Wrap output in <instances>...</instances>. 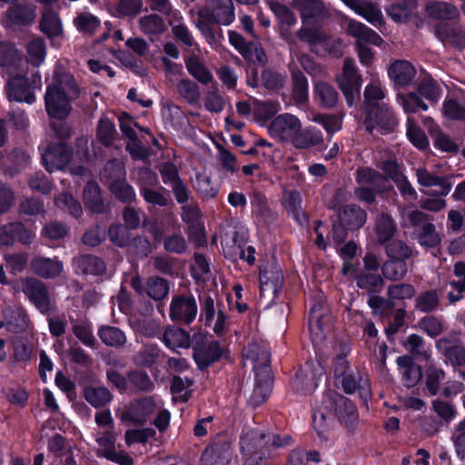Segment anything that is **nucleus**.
<instances>
[{
  "instance_id": "37998d69",
  "label": "nucleus",
  "mask_w": 465,
  "mask_h": 465,
  "mask_svg": "<svg viewBox=\"0 0 465 465\" xmlns=\"http://www.w3.org/2000/svg\"><path fill=\"white\" fill-rule=\"evenodd\" d=\"M184 63L189 74L200 83L208 84L213 81V77L210 70L196 54H193L187 56Z\"/></svg>"
},
{
  "instance_id": "bb28decb",
  "label": "nucleus",
  "mask_w": 465,
  "mask_h": 465,
  "mask_svg": "<svg viewBox=\"0 0 465 465\" xmlns=\"http://www.w3.org/2000/svg\"><path fill=\"white\" fill-rule=\"evenodd\" d=\"M73 264L76 272L83 274L103 275L106 272L104 261L93 254H79L74 259Z\"/></svg>"
},
{
  "instance_id": "1a4fd4ad",
  "label": "nucleus",
  "mask_w": 465,
  "mask_h": 465,
  "mask_svg": "<svg viewBox=\"0 0 465 465\" xmlns=\"http://www.w3.org/2000/svg\"><path fill=\"white\" fill-rule=\"evenodd\" d=\"M232 458V440L226 434H219L202 454L203 465H228Z\"/></svg>"
},
{
  "instance_id": "393cba45",
  "label": "nucleus",
  "mask_w": 465,
  "mask_h": 465,
  "mask_svg": "<svg viewBox=\"0 0 465 465\" xmlns=\"http://www.w3.org/2000/svg\"><path fill=\"white\" fill-rule=\"evenodd\" d=\"M31 268L35 274L45 279L58 277L63 272V262L56 258L35 256L31 261Z\"/></svg>"
},
{
  "instance_id": "5701e85b",
  "label": "nucleus",
  "mask_w": 465,
  "mask_h": 465,
  "mask_svg": "<svg viewBox=\"0 0 465 465\" xmlns=\"http://www.w3.org/2000/svg\"><path fill=\"white\" fill-rule=\"evenodd\" d=\"M242 356L246 361H251L255 375H257V372H262L265 368L268 370L269 373H272L270 353L258 343L253 342L248 344L242 351Z\"/></svg>"
},
{
  "instance_id": "338daca9",
  "label": "nucleus",
  "mask_w": 465,
  "mask_h": 465,
  "mask_svg": "<svg viewBox=\"0 0 465 465\" xmlns=\"http://www.w3.org/2000/svg\"><path fill=\"white\" fill-rule=\"evenodd\" d=\"M404 346L412 357L418 360H428L430 356L423 338L418 334H411L404 342Z\"/></svg>"
},
{
  "instance_id": "680f3d73",
  "label": "nucleus",
  "mask_w": 465,
  "mask_h": 465,
  "mask_svg": "<svg viewBox=\"0 0 465 465\" xmlns=\"http://www.w3.org/2000/svg\"><path fill=\"white\" fill-rule=\"evenodd\" d=\"M278 111L279 104L277 102L272 100L260 101L256 98L252 99V113L258 121H267Z\"/></svg>"
},
{
  "instance_id": "9d476101",
  "label": "nucleus",
  "mask_w": 465,
  "mask_h": 465,
  "mask_svg": "<svg viewBox=\"0 0 465 465\" xmlns=\"http://www.w3.org/2000/svg\"><path fill=\"white\" fill-rule=\"evenodd\" d=\"M302 128L298 117L292 114H282L276 116L268 126V132L272 138L280 142L292 143L296 134Z\"/></svg>"
},
{
  "instance_id": "58836bf2",
  "label": "nucleus",
  "mask_w": 465,
  "mask_h": 465,
  "mask_svg": "<svg viewBox=\"0 0 465 465\" xmlns=\"http://www.w3.org/2000/svg\"><path fill=\"white\" fill-rule=\"evenodd\" d=\"M85 206L92 212L102 213L105 211V204L101 196V190L97 183L88 182L83 192Z\"/></svg>"
},
{
  "instance_id": "20e7f679",
  "label": "nucleus",
  "mask_w": 465,
  "mask_h": 465,
  "mask_svg": "<svg viewBox=\"0 0 465 465\" xmlns=\"http://www.w3.org/2000/svg\"><path fill=\"white\" fill-rule=\"evenodd\" d=\"M336 83L342 92L349 106H352L360 97L361 78L358 73L354 60L346 58L342 71L336 75Z\"/></svg>"
},
{
  "instance_id": "0e129e2a",
  "label": "nucleus",
  "mask_w": 465,
  "mask_h": 465,
  "mask_svg": "<svg viewBox=\"0 0 465 465\" xmlns=\"http://www.w3.org/2000/svg\"><path fill=\"white\" fill-rule=\"evenodd\" d=\"M21 61L22 55L13 44L0 42V66L15 67Z\"/></svg>"
},
{
  "instance_id": "cd10ccee",
  "label": "nucleus",
  "mask_w": 465,
  "mask_h": 465,
  "mask_svg": "<svg viewBox=\"0 0 465 465\" xmlns=\"http://www.w3.org/2000/svg\"><path fill=\"white\" fill-rule=\"evenodd\" d=\"M397 232V223L391 215L382 213L377 216L374 224V233L379 244L384 245L391 241Z\"/></svg>"
},
{
  "instance_id": "052dcab7",
  "label": "nucleus",
  "mask_w": 465,
  "mask_h": 465,
  "mask_svg": "<svg viewBox=\"0 0 465 465\" xmlns=\"http://www.w3.org/2000/svg\"><path fill=\"white\" fill-rule=\"evenodd\" d=\"M341 378V382L346 393H353L357 389H359L362 396L367 397L370 395V391L366 387L367 381H363L358 371L349 372Z\"/></svg>"
},
{
  "instance_id": "3c124183",
  "label": "nucleus",
  "mask_w": 465,
  "mask_h": 465,
  "mask_svg": "<svg viewBox=\"0 0 465 465\" xmlns=\"http://www.w3.org/2000/svg\"><path fill=\"white\" fill-rule=\"evenodd\" d=\"M210 19L198 16L195 26L201 32L206 42L211 45H218L223 39V30L220 27H213Z\"/></svg>"
},
{
  "instance_id": "f03ea898",
  "label": "nucleus",
  "mask_w": 465,
  "mask_h": 465,
  "mask_svg": "<svg viewBox=\"0 0 465 465\" xmlns=\"http://www.w3.org/2000/svg\"><path fill=\"white\" fill-rule=\"evenodd\" d=\"M41 87L42 80L38 72L33 74L31 78L16 74L8 78L5 91L9 101L31 104L35 101V90Z\"/></svg>"
},
{
  "instance_id": "72a5a7b5",
  "label": "nucleus",
  "mask_w": 465,
  "mask_h": 465,
  "mask_svg": "<svg viewBox=\"0 0 465 465\" xmlns=\"http://www.w3.org/2000/svg\"><path fill=\"white\" fill-rule=\"evenodd\" d=\"M313 93L316 101L323 108H333L339 101V93L327 82H316L313 85Z\"/></svg>"
},
{
  "instance_id": "7ed1b4c3",
  "label": "nucleus",
  "mask_w": 465,
  "mask_h": 465,
  "mask_svg": "<svg viewBox=\"0 0 465 465\" xmlns=\"http://www.w3.org/2000/svg\"><path fill=\"white\" fill-rule=\"evenodd\" d=\"M324 407L333 410L335 416L349 431H353L359 421L355 405L348 398L333 391L325 395Z\"/></svg>"
},
{
  "instance_id": "6e6d98bb",
  "label": "nucleus",
  "mask_w": 465,
  "mask_h": 465,
  "mask_svg": "<svg viewBox=\"0 0 465 465\" xmlns=\"http://www.w3.org/2000/svg\"><path fill=\"white\" fill-rule=\"evenodd\" d=\"M117 131L114 123L106 116H103L96 127L97 139L106 147L111 146L117 137Z\"/></svg>"
},
{
  "instance_id": "8fccbe9b",
  "label": "nucleus",
  "mask_w": 465,
  "mask_h": 465,
  "mask_svg": "<svg viewBox=\"0 0 465 465\" xmlns=\"http://www.w3.org/2000/svg\"><path fill=\"white\" fill-rule=\"evenodd\" d=\"M98 336L105 345L111 347L120 348L126 342L124 332L114 326H102L98 331Z\"/></svg>"
},
{
  "instance_id": "c85d7f7f",
  "label": "nucleus",
  "mask_w": 465,
  "mask_h": 465,
  "mask_svg": "<svg viewBox=\"0 0 465 465\" xmlns=\"http://www.w3.org/2000/svg\"><path fill=\"white\" fill-rule=\"evenodd\" d=\"M341 223L346 225L348 230H357L364 225L367 214L363 209L355 204L342 206L338 212Z\"/></svg>"
},
{
  "instance_id": "4d7b16f0",
  "label": "nucleus",
  "mask_w": 465,
  "mask_h": 465,
  "mask_svg": "<svg viewBox=\"0 0 465 465\" xmlns=\"http://www.w3.org/2000/svg\"><path fill=\"white\" fill-rule=\"evenodd\" d=\"M384 245L385 252L389 260L406 261L411 258L413 253L411 247L402 240H391Z\"/></svg>"
},
{
  "instance_id": "0eeeda50",
  "label": "nucleus",
  "mask_w": 465,
  "mask_h": 465,
  "mask_svg": "<svg viewBox=\"0 0 465 465\" xmlns=\"http://www.w3.org/2000/svg\"><path fill=\"white\" fill-rule=\"evenodd\" d=\"M197 15L210 19L213 24L230 25L235 19V7L232 0H207L205 6L200 8Z\"/></svg>"
},
{
  "instance_id": "2eb2a0df",
  "label": "nucleus",
  "mask_w": 465,
  "mask_h": 465,
  "mask_svg": "<svg viewBox=\"0 0 465 465\" xmlns=\"http://www.w3.org/2000/svg\"><path fill=\"white\" fill-rule=\"evenodd\" d=\"M272 376L265 368L262 372L255 375L253 389L248 396V404L256 408L266 401L272 391Z\"/></svg>"
},
{
  "instance_id": "6ab92c4d",
  "label": "nucleus",
  "mask_w": 465,
  "mask_h": 465,
  "mask_svg": "<svg viewBox=\"0 0 465 465\" xmlns=\"http://www.w3.org/2000/svg\"><path fill=\"white\" fill-rule=\"evenodd\" d=\"M261 282V295L276 297L281 292L283 283V275L282 271L273 266L272 269H261L260 271Z\"/></svg>"
},
{
  "instance_id": "423d86ee",
  "label": "nucleus",
  "mask_w": 465,
  "mask_h": 465,
  "mask_svg": "<svg viewBox=\"0 0 465 465\" xmlns=\"http://www.w3.org/2000/svg\"><path fill=\"white\" fill-rule=\"evenodd\" d=\"M22 292L43 314H48L54 307L48 287L42 281L27 277L21 281Z\"/></svg>"
},
{
  "instance_id": "49530a36",
  "label": "nucleus",
  "mask_w": 465,
  "mask_h": 465,
  "mask_svg": "<svg viewBox=\"0 0 465 465\" xmlns=\"http://www.w3.org/2000/svg\"><path fill=\"white\" fill-rule=\"evenodd\" d=\"M170 291L169 282L160 276H150L145 282V293L154 301L164 299Z\"/></svg>"
},
{
  "instance_id": "603ef678",
  "label": "nucleus",
  "mask_w": 465,
  "mask_h": 465,
  "mask_svg": "<svg viewBox=\"0 0 465 465\" xmlns=\"http://www.w3.org/2000/svg\"><path fill=\"white\" fill-rule=\"evenodd\" d=\"M193 187L203 199L214 198L219 192L218 184L213 183L211 175L206 173L196 174Z\"/></svg>"
},
{
  "instance_id": "5fc2aeb1",
  "label": "nucleus",
  "mask_w": 465,
  "mask_h": 465,
  "mask_svg": "<svg viewBox=\"0 0 465 465\" xmlns=\"http://www.w3.org/2000/svg\"><path fill=\"white\" fill-rule=\"evenodd\" d=\"M292 95L297 104H303L308 100V81L299 69L292 71Z\"/></svg>"
},
{
  "instance_id": "a18cd8bd",
  "label": "nucleus",
  "mask_w": 465,
  "mask_h": 465,
  "mask_svg": "<svg viewBox=\"0 0 465 465\" xmlns=\"http://www.w3.org/2000/svg\"><path fill=\"white\" fill-rule=\"evenodd\" d=\"M357 182L362 186L369 185L377 192L386 189L387 178L371 168L359 169L356 173Z\"/></svg>"
},
{
  "instance_id": "dca6fc26",
  "label": "nucleus",
  "mask_w": 465,
  "mask_h": 465,
  "mask_svg": "<svg viewBox=\"0 0 465 465\" xmlns=\"http://www.w3.org/2000/svg\"><path fill=\"white\" fill-rule=\"evenodd\" d=\"M417 183L424 188L438 187L440 196H447L451 191L452 184L450 183V176H440L429 171L426 168H417L415 170Z\"/></svg>"
},
{
  "instance_id": "13d9d810",
  "label": "nucleus",
  "mask_w": 465,
  "mask_h": 465,
  "mask_svg": "<svg viewBox=\"0 0 465 465\" xmlns=\"http://www.w3.org/2000/svg\"><path fill=\"white\" fill-rule=\"evenodd\" d=\"M384 278L389 281H401L408 272L406 261L388 260L381 266Z\"/></svg>"
},
{
  "instance_id": "de8ad7c7",
  "label": "nucleus",
  "mask_w": 465,
  "mask_h": 465,
  "mask_svg": "<svg viewBox=\"0 0 465 465\" xmlns=\"http://www.w3.org/2000/svg\"><path fill=\"white\" fill-rule=\"evenodd\" d=\"M440 305V293L437 290L421 292L415 299L416 310L430 313L436 311Z\"/></svg>"
},
{
  "instance_id": "b1692460",
  "label": "nucleus",
  "mask_w": 465,
  "mask_h": 465,
  "mask_svg": "<svg viewBox=\"0 0 465 465\" xmlns=\"http://www.w3.org/2000/svg\"><path fill=\"white\" fill-rule=\"evenodd\" d=\"M397 365L405 387L412 388L419 383L422 377V370L421 367L413 361L412 357L408 355L398 357Z\"/></svg>"
},
{
  "instance_id": "c9c22d12",
  "label": "nucleus",
  "mask_w": 465,
  "mask_h": 465,
  "mask_svg": "<svg viewBox=\"0 0 465 465\" xmlns=\"http://www.w3.org/2000/svg\"><path fill=\"white\" fill-rule=\"evenodd\" d=\"M417 8V0H395L386 9L387 15L395 22H406Z\"/></svg>"
},
{
  "instance_id": "aec40b11",
  "label": "nucleus",
  "mask_w": 465,
  "mask_h": 465,
  "mask_svg": "<svg viewBox=\"0 0 465 465\" xmlns=\"http://www.w3.org/2000/svg\"><path fill=\"white\" fill-rule=\"evenodd\" d=\"M434 34L445 45L458 48L465 46V29L458 25L440 23L434 28Z\"/></svg>"
},
{
  "instance_id": "864d4df0",
  "label": "nucleus",
  "mask_w": 465,
  "mask_h": 465,
  "mask_svg": "<svg viewBox=\"0 0 465 465\" xmlns=\"http://www.w3.org/2000/svg\"><path fill=\"white\" fill-rule=\"evenodd\" d=\"M143 7V0H117L112 14L118 18H134L140 14Z\"/></svg>"
},
{
  "instance_id": "e2e57ef3",
  "label": "nucleus",
  "mask_w": 465,
  "mask_h": 465,
  "mask_svg": "<svg viewBox=\"0 0 465 465\" xmlns=\"http://www.w3.org/2000/svg\"><path fill=\"white\" fill-rule=\"evenodd\" d=\"M418 93L431 104H437L441 95V88L430 76L423 78L418 85Z\"/></svg>"
},
{
  "instance_id": "c03bdc74",
  "label": "nucleus",
  "mask_w": 465,
  "mask_h": 465,
  "mask_svg": "<svg viewBox=\"0 0 465 465\" xmlns=\"http://www.w3.org/2000/svg\"><path fill=\"white\" fill-rule=\"evenodd\" d=\"M161 356V349L156 344H146L132 359L133 363L141 368H151Z\"/></svg>"
},
{
  "instance_id": "a19ab883",
  "label": "nucleus",
  "mask_w": 465,
  "mask_h": 465,
  "mask_svg": "<svg viewBox=\"0 0 465 465\" xmlns=\"http://www.w3.org/2000/svg\"><path fill=\"white\" fill-rule=\"evenodd\" d=\"M128 391L133 393L151 392L154 389V383L149 374L142 370L128 371Z\"/></svg>"
},
{
  "instance_id": "ddd939ff",
  "label": "nucleus",
  "mask_w": 465,
  "mask_h": 465,
  "mask_svg": "<svg viewBox=\"0 0 465 465\" xmlns=\"http://www.w3.org/2000/svg\"><path fill=\"white\" fill-rule=\"evenodd\" d=\"M71 158L72 151L63 143L49 144L42 153L43 165L49 173L63 170Z\"/></svg>"
},
{
  "instance_id": "412c9836",
  "label": "nucleus",
  "mask_w": 465,
  "mask_h": 465,
  "mask_svg": "<svg viewBox=\"0 0 465 465\" xmlns=\"http://www.w3.org/2000/svg\"><path fill=\"white\" fill-rule=\"evenodd\" d=\"M346 31L349 35L356 38L357 46L365 44L380 46L383 43L382 38L375 31L353 19H347Z\"/></svg>"
},
{
  "instance_id": "473e14b6",
  "label": "nucleus",
  "mask_w": 465,
  "mask_h": 465,
  "mask_svg": "<svg viewBox=\"0 0 465 465\" xmlns=\"http://www.w3.org/2000/svg\"><path fill=\"white\" fill-rule=\"evenodd\" d=\"M83 397L94 408L99 409L107 406L114 399L111 391L105 386H85Z\"/></svg>"
},
{
  "instance_id": "c756f323",
  "label": "nucleus",
  "mask_w": 465,
  "mask_h": 465,
  "mask_svg": "<svg viewBox=\"0 0 465 465\" xmlns=\"http://www.w3.org/2000/svg\"><path fill=\"white\" fill-rule=\"evenodd\" d=\"M163 341L165 346L173 351L178 348L188 349L192 345V339L188 331L173 325L165 328Z\"/></svg>"
},
{
  "instance_id": "ea45409f",
  "label": "nucleus",
  "mask_w": 465,
  "mask_h": 465,
  "mask_svg": "<svg viewBox=\"0 0 465 465\" xmlns=\"http://www.w3.org/2000/svg\"><path fill=\"white\" fill-rule=\"evenodd\" d=\"M39 27L41 32L50 39L61 36L64 34L58 14L51 9L43 12Z\"/></svg>"
},
{
  "instance_id": "9b49d317",
  "label": "nucleus",
  "mask_w": 465,
  "mask_h": 465,
  "mask_svg": "<svg viewBox=\"0 0 465 465\" xmlns=\"http://www.w3.org/2000/svg\"><path fill=\"white\" fill-rule=\"evenodd\" d=\"M367 115L364 122L366 130L372 134L373 130L380 128L386 132L393 130L397 125V119L390 107L386 104H371L366 110Z\"/></svg>"
},
{
  "instance_id": "bf43d9fd",
  "label": "nucleus",
  "mask_w": 465,
  "mask_h": 465,
  "mask_svg": "<svg viewBox=\"0 0 465 465\" xmlns=\"http://www.w3.org/2000/svg\"><path fill=\"white\" fill-rule=\"evenodd\" d=\"M27 62L35 66H39L44 63L46 47L45 40L41 37L33 38L26 45Z\"/></svg>"
},
{
  "instance_id": "09e8293b",
  "label": "nucleus",
  "mask_w": 465,
  "mask_h": 465,
  "mask_svg": "<svg viewBox=\"0 0 465 465\" xmlns=\"http://www.w3.org/2000/svg\"><path fill=\"white\" fill-rule=\"evenodd\" d=\"M357 286L366 291L369 297L380 293L384 286L381 276L374 273H361L356 277Z\"/></svg>"
},
{
  "instance_id": "7c9ffc66",
  "label": "nucleus",
  "mask_w": 465,
  "mask_h": 465,
  "mask_svg": "<svg viewBox=\"0 0 465 465\" xmlns=\"http://www.w3.org/2000/svg\"><path fill=\"white\" fill-rule=\"evenodd\" d=\"M6 330L14 333L25 331L29 323L28 314L21 308L6 307L2 312Z\"/></svg>"
},
{
  "instance_id": "4468645a",
  "label": "nucleus",
  "mask_w": 465,
  "mask_h": 465,
  "mask_svg": "<svg viewBox=\"0 0 465 465\" xmlns=\"http://www.w3.org/2000/svg\"><path fill=\"white\" fill-rule=\"evenodd\" d=\"M34 234L20 222L0 225V245H11L15 241L23 244L32 242Z\"/></svg>"
},
{
  "instance_id": "6e6552de",
  "label": "nucleus",
  "mask_w": 465,
  "mask_h": 465,
  "mask_svg": "<svg viewBox=\"0 0 465 465\" xmlns=\"http://www.w3.org/2000/svg\"><path fill=\"white\" fill-rule=\"evenodd\" d=\"M156 403L152 397H143L131 401L121 414V420L142 426L155 412Z\"/></svg>"
},
{
  "instance_id": "4be33fe9",
  "label": "nucleus",
  "mask_w": 465,
  "mask_h": 465,
  "mask_svg": "<svg viewBox=\"0 0 465 465\" xmlns=\"http://www.w3.org/2000/svg\"><path fill=\"white\" fill-rule=\"evenodd\" d=\"M270 433L260 430H249L241 438V450L242 454L264 453L269 446Z\"/></svg>"
},
{
  "instance_id": "774afa93",
  "label": "nucleus",
  "mask_w": 465,
  "mask_h": 465,
  "mask_svg": "<svg viewBox=\"0 0 465 465\" xmlns=\"http://www.w3.org/2000/svg\"><path fill=\"white\" fill-rule=\"evenodd\" d=\"M419 328L428 336L436 338L445 330V323L442 318L434 315H428L419 321Z\"/></svg>"
},
{
  "instance_id": "2f4dec72",
  "label": "nucleus",
  "mask_w": 465,
  "mask_h": 465,
  "mask_svg": "<svg viewBox=\"0 0 465 465\" xmlns=\"http://www.w3.org/2000/svg\"><path fill=\"white\" fill-rule=\"evenodd\" d=\"M427 15L434 20H455L460 17L458 8L448 2L430 1L425 7Z\"/></svg>"
},
{
  "instance_id": "f704fd0d",
  "label": "nucleus",
  "mask_w": 465,
  "mask_h": 465,
  "mask_svg": "<svg viewBox=\"0 0 465 465\" xmlns=\"http://www.w3.org/2000/svg\"><path fill=\"white\" fill-rule=\"evenodd\" d=\"M251 204L256 217L264 223H272L277 219V213L270 207L266 197L262 193L254 191L252 193Z\"/></svg>"
},
{
  "instance_id": "a878e982",
  "label": "nucleus",
  "mask_w": 465,
  "mask_h": 465,
  "mask_svg": "<svg viewBox=\"0 0 465 465\" xmlns=\"http://www.w3.org/2000/svg\"><path fill=\"white\" fill-rule=\"evenodd\" d=\"M294 7L300 11L303 23L310 19H322L330 16L327 6L322 0H293Z\"/></svg>"
},
{
  "instance_id": "4c0bfd02",
  "label": "nucleus",
  "mask_w": 465,
  "mask_h": 465,
  "mask_svg": "<svg viewBox=\"0 0 465 465\" xmlns=\"http://www.w3.org/2000/svg\"><path fill=\"white\" fill-rule=\"evenodd\" d=\"M317 381L318 379L316 374L313 372L312 364L307 362L304 367L297 372L292 381V385L298 391L311 393L317 387Z\"/></svg>"
},
{
  "instance_id": "f257e3e1",
  "label": "nucleus",
  "mask_w": 465,
  "mask_h": 465,
  "mask_svg": "<svg viewBox=\"0 0 465 465\" xmlns=\"http://www.w3.org/2000/svg\"><path fill=\"white\" fill-rule=\"evenodd\" d=\"M79 95L80 89L74 76L66 72H55L45 95L47 114L60 120L66 118L72 110L71 101Z\"/></svg>"
},
{
  "instance_id": "a211bd4d",
  "label": "nucleus",
  "mask_w": 465,
  "mask_h": 465,
  "mask_svg": "<svg viewBox=\"0 0 465 465\" xmlns=\"http://www.w3.org/2000/svg\"><path fill=\"white\" fill-rule=\"evenodd\" d=\"M388 74L394 85L407 87L414 83L416 69L408 61L397 60L390 65Z\"/></svg>"
},
{
  "instance_id": "e433bc0d",
  "label": "nucleus",
  "mask_w": 465,
  "mask_h": 465,
  "mask_svg": "<svg viewBox=\"0 0 465 465\" xmlns=\"http://www.w3.org/2000/svg\"><path fill=\"white\" fill-rule=\"evenodd\" d=\"M125 177L126 172L124 163L118 159L108 161L100 172L101 181L108 185V187L114 183L124 180Z\"/></svg>"
},
{
  "instance_id": "39448f33",
  "label": "nucleus",
  "mask_w": 465,
  "mask_h": 465,
  "mask_svg": "<svg viewBox=\"0 0 465 465\" xmlns=\"http://www.w3.org/2000/svg\"><path fill=\"white\" fill-rule=\"evenodd\" d=\"M193 359L199 369L208 368L212 363L220 360L223 349L217 341L209 340L201 332L194 333L192 337Z\"/></svg>"
},
{
  "instance_id": "69168bd1",
  "label": "nucleus",
  "mask_w": 465,
  "mask_h": 465,
  "mask_svg": "<svg viewBox=\"0 0 465 465\" xmlns=\"http://www.w3.org/2000/svg\"><path fill=\"white\" fill-rule=\"evenodd\" d=\"M20 215L36 216L45 213L44 202L35 196L23 197L17 206Z\"/></svg>"
},
{
  "instance_id": "f3484780",
  "label": "nucleus",
  "mask_w": 465,
  "mask_h": 465,
  "mask_svg": "<svg viewBox=\"0 0 465 465\" xmlns=\"http://www.w3.org/2000/svg\"><path fill=\"white\" fill-rule=\"evenodd\" d=\"M35 7L28 4H15L5 12L7 24L14 27L27 26L35 21Z\"/></svg>"
},
{
  "instance_id": "79ce46f5",
  "label": "nucleus",
  "mask_w": 465,
  "mask_h": 465,
  "mask_svg": "<svg viewBox=\"0 0 465 465\" xmlns=\"http://www.w3.org/2000/svg\"><path fill=\"white\" fill-rule=\"evenodd\" d=\"M322 142V133L315 127L309 126L305 129H300L292 144L297 149H308L317 146Z\"/></svg>"
},
{
  "instance_id": "f8f14e48",
  "label": "nucleus",
  "mask_w": 465,
  "mask_h": 465,
  "mask_svg": "<svg viewBox=\"0 0 465 465\" xmlns=\"http://www.w3.org/2000/svg\"><path fill=\"white\" fill-rule=\"evenodd\" d=\"M197 312V303L193 296L180 294L172 298L169 315L173 322L188 325L194 321Z\"/></svg>"
}]
</instances>
